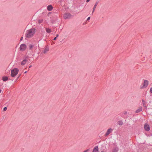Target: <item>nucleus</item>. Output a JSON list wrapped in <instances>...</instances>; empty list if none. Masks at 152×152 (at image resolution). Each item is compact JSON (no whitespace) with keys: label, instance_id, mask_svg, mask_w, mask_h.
I'll return each instance as SVG.
<instances>
[{"label":"nucleus","instance_id":"f257e3e1","mask_svg":"<svg viewBox=\"0 0 152 152\" xmlns=\"http://www.w3.org/2000/svg\"><path fill=\"white\" fill-rule=\"evenodd\" d=\"M35 31V28H31L27 31L26 33L25 34V37L27 38H30L34 35Z\"/></svg>","mask_w":152,"mask_h":152},{"label":"nucleus","instance_id":"f03ea898","mask_svg":"<svg viewBox=\"0 0 152 152\" xmlns=\"http://www.w3.org/2000/svg\"><path fill=\"white\" fill-rule=\"evenodd\" d=\"M19 69L17 68H14L11 71V76L12 77H14L18 73Z\"/></svg>","mask_w":152,"mask_h":152},{"label":"nucleus","instance_id":"7ed1b4c3","mask_svg":"<svg viewBox=\"0 0 152 152\" xmlns=\"http://www.w3.org/2000/svg\"><path fill=\"white\" fill-rule=\"evenodd\" d=\"M148 85V81L147 80H144L143 86L141 87V88L142 89L144 88H146Z\"/></svg>","mask_w":152,"mask_h":152},{"label":"nucleus","instance_id":"20e7f679","mask_svg":"<svg viewBox=\"0 0 152 152\" xmlns=\"http://www.w3.org/2000/svg\"><path fill=\"white\" fill-rule=\"evenodd\" d=\"M26 48V45L25 44H21L20 47V50L21 51H23Z\"/></svg>","mask_w":152,"mask_h":152},{"label":"nucleus","instance_id":"39448f33","mask_svg":"<svg viewBox=\"0 0 152 152\" xmlns=\"http://www.w3.org/2000/svg\"><path fill=\"white\" fill-rule=\"evenodd\" d=\"M71 15L69 13L65 14L64 15V17L65 19L70 18L71 16Z\"/></svg>","mask_w":152,"mask_h":152},{"label":"nucleus","instance_id":"423d86ee","mask_svg":"<svg viewBox=\"0 0 152 152\" xmlns=\"http://www.w3.org/2000/svg\"><path fill=\"white\" fill-rule=\"evenodd\" d=\"M144 129L146 131H148L150 129L149 125L147 124H145L144 125Z\"/></svg>","mask_w":152,"mask_h":152},{"label":"nucleus","instance_id":"0eeeda50","mask_svg":"<svg viewBox=\"0 0 152 152\" xmlns=\"http://www.w3.org/2000/svg\"><path fill=\"white\" fill-rule=\"evenodd\" d=\"M112 130H113V129L111 128H110V129H108L107 130L106 133L105 134V136H107V135H109L110 133L112 132Z\"/></svg>","mask_w":152,"mask_h":152},{"label":"nucleus","instance_id":"6e6552de","mask_svg":"<svg viewBox=\"0 0 152 152\" xmlns=\"http://www.w3.org/2000/svg\"><path fill=\"white\" fill-rule=\"evenodd\" d=\"M58 13L57 12L54 13L52 14V18H58Z\"/></svg>","mask_w":152,"mask_h":152},{"label":"nucleus","instance_id":"1a4fd4ad","mask_svg":"<svg viewBox=\"0 0 152 152\" xmlns=\"http://www.w3.org/2000/svg\"><path fill=\"white\" fill-rule=\"evenodd\" d=\"M50 21L52 24L56 23V20H58V18H51Z\"/></svg>","mask_w":152,"mask_h":152},{"label":"nucleus","instance_id":"9d476101","mask_svg":"<svg viewBox=\"0 0 152 152\" xmlns=\"http://www.w3.org/2000/svg\"><path fill=\"white\" fill-rule=\"evenodd\" d=\"M26 58H27V57H26L25 59L23 60V61L21 62V65H24L26 64V62L27 61V60L26 59Z\"/></svg>","mask_w":152,"mask_h":152},{"label":"nucleus","instance_id":"9b49d317","mask_svg":"<svg viewBox=\"0 0 152 152\" xmlns=\"http://www.w3.org/2000/svg\"><path fill=\"white\" fill-rule=\"evenodd\" d=\"M53 9V7L52 5H49L48 6L47 9L49 11H51Z\"/></svg>","mask_w":152,"mask_h":152},{"label":"nucleus","instance_id":"f8f14e48","mask_svg":"<svg viewBox=\"0 0 152 152\" xmlns=\"http://www.w3.org/2000/svg\"><path fill=\"white\" fill-rule=\"evenodd\" d=\"M92 152H99L98 146H96L94 148Z\"/></svg>","mask_w":152,"mask_h":152},{"label":"nucleus","instance_id":"ddd939ff","mask_svg":"<svg viewBox=\"0 0 152 152\" xmlns=\"http://www.w3.org/2000/svg\"><path fill=\"white\" fill-rule=\"evenodd\" d=\"M98 1H97L95 4L94 7H93V11H92V13L94 12L95 11V10L96 9V6H97L98 4Z\"/></svg>","mask_w":152,"mask_h":152},{"label":"nucleus","instance_id":"4468645a","mask_svg":"<svg viewBox=\"0 0 152 152\" xmlns=\"http://www.w3.org/2000/svg\"><path fill=\"white\" fill-rule=\"evenodd\" d=\"M49 50V48L48 47H46L45 49L43 51V53L45 54L46 53L48 50Z\"/></svg>","mask_w":152,"mask_h":152},{"label":"nucleus","instance_id":"2eb2a0df","mask_svg":"<svg viewBox=\"0 0 152 152\" xmlns=\"http://www.w3.org/2000/svg\"><path fill=\"white\" fill-rule=\"evenodd\" d=\"M2 80L4 81H6L8 80V77L7 76H4L2 78Z\"/></svg>","mask_w":152,"mask_h":152},{"label":"nucleus","instance_id":"dca6fc26","mask_svg":"<svg viewBox=\"0 0 152 152\" xmlns=\"http://www.w3.org/2000/svg\"><path fill=\"white\" fill-rule=\"evenodd\" d=\"M142 107H139V108L135 112L136 113H138L140 112V111H142Z\"/></svg>","mask_w":152,"mask_h":152},{"label":"nucleus","instance_id":"f3484780","mask_svg":"<svg viewBox=\"0 0 152 152\" xmlns=\"http://www.w3.org/2000/svg\"><path fill=\"white\" fill-rule=\"evenodd\" d=\"M118 124L120 126H121L123 124V123L121 120H120L118 121Z\"/></svg>","mask_w":152,"mask_h":152},{"label":"nucleus","instance_id":"a211bd4d","mask_svg":"<svg viewBox=\"0 0 152 152\" xmlns=\"http://www.w3.org/2000/svg\"><path fill=\"white\" fill-rule=\"evenodd\" d=\"M45 30L48 33H50L51 32V29L48 28H46Z\"/></svg>","mask_w":152,"mask_h":152},{"label":"nucleus","instance_id":"6ab92c4d","mask_svg":"<svg viewBox=\"0 0 152 152\" xmlns=\"http://www.w3.org/2000/svg\"><path fill=\"white\" fill-rule=\"evenodd\" d=\"M143 105L144 107H146V102L143 100L142 99V100Z\"/></svg>","mask_w":152,"mask_h":152},{"label":"nucleus","instance_id":"aec40b11","mask_svg":"<svg viewBox=\"0 0 152 152\" xmlns=\"http://www.w3.org/2000/svg\"><path fill=\"white\" fill-rule=\"evenodd\" d=\"M118 148L116 147L115 148L113 151V152H118Z\"/></svg>","mask_w":152,"mask_h":152},{"label":"nucleus","instance_id":"412c9836","mask_svg":"<svg viewBox=\"0 0 152 152\" xmlns=\"http://www.w3.org/2000/svg\"><path fill=\"white\" fill-rule=\"evenodd\" d=\"M127 113L126 111H124V113L123 114H122L121 115V116L123 117H124V115H123V114H124V115H126L127 114Z\"/></svg>","mask_w":152,"mask_h":152},{"label":"nucleus","instance_id":"4be33fe9","mask_svg":"<svg viewBox=\"0 0 152 152\" xmlns=\"http://www.w3.org/2000/svg\"><path fill=\"white\" fill-rule=\"evenodd\" d=\"M34 46V45L30 44L29 45V49L30 50H31V49L33 48Z\"/></svg>","mask_w":152,"mask_h":152},{"label":"nucleus","instance_id":"5701e85b","mask_svg":"<svg viewBox=\"0 0 152 152\" xmlns=\"http://www.w3.org/2000/svg\"><path fill=\"white\" fill-rule=\"evenodd\" d=\"M7 109V108L6 107H4L3 109V111H6Z\"/></svg>","mask_w":152,"mask_h":152},{"label":"nucleus","instance_id":"b1692460","mask_svg":"<svg viewBox=\"0 0 152 152\" xmlns=\"http://www.w3.org/2000/svg\"><path fill=\"white\" fill-rule=\"evenodd\" d=\"M21 74H20L19 75V76H18V77H17L16 79V80H18V78H19V77H20V76H21Z\"/></svg>","mask_w":152,"mask_h":152},{"label":"nucleus","instance_id":"393cba45","mask_svg":"<svg viewBox=\"0 0 152 152\" xmlns=\"http://www.w3.org/2000/svg\"><path fill=\"white\" fill-rule=\"evenodd\" d=\"M150 93L152 94V87L150 89Z\"/></svg>","mask_w":152,"mask_h":152},{"label":"nucleus","instance_id":"a878e982","mask_svg":"<svg viewBox=\"0 0 152 152\" xmlns=\"http://www.w3.org/2000/svg\"><path fill=\"white\" fill-rule=\"evenodd\" d=\"M89 149H87L84 151L83 152H88L89 151Z\"/></svg>","mask_w":152,"mask_h":152},{"label":"nucleus","instance_id":"bb28decb","mask_svg":"<svg viewBox=\"0 0 152 152\" xmlns=\"http://www.w3.org/2000/svg\"><path fill=\"white\" fill-rule=\"evenodd\" d=\"M90 19V17H88L87 19V20H89Z\"/></svg>","mask_w":152,"mask_h":152},{"label":"nucleus","instance_id":"cd10ccee","mask_svg":"<svg viewBox=\"0 0 152 152\" xmlns=\"http://www.w3.org/2000/svg\"><path fill=\"white\" fill-rule=\"evenodd\" d=\"M23 39V37H21L20 39V41H21Z\"/></svg>","mask_w":152,"mask_h":152},{"label":"nucleus","instance_id":"c85d7f7f","mask_svg":"<svg viewBox=\"0 0 152 152\" xmlns=\"http://www.w3.org/2000/svg\"><path fill=\"white\" fill-rule=\"evenodd\" d=\"M56 39H57V37H55L54 38V39H53V40H56Z\"/></svg>","mask_w":152,"mask_h":152},{"label":"nucleus","instance_id":"c756f323","mask_svg":"<svg viewBox=\"0 0 152 152\" xmlns=\"http://www.w3.org/2000/svg\"><path fill=\"white\" fill-rule=\"evenodd\" d=\"M90 0H86V2H88L89 1H90Z\"/></svg>","mask_w":152,"mask_h":152},{"label":"nucleus","instance_id":"7c9ffc66","mask_svg":"<svg viewBox=\"0 0 152 152\" xmlns=\"http://www.w3.org/2000/svg\"><path fill=\"white\" fill-rule=\"evenodd\" d=\"M59 35L58 34H57L56 35V37L57 38L58 37Z\"/></svg>","mask_w":152,"mask_h":152},{"label":"nucleus","instance_id":"2f4dec72","mask_svg":"<svg viewBox=\"0 0 152 152\" xmlns=\"http://www.w3.org/2000/svg\"><path fill=\"white\" fill-rule=\"evenodd\" d=\"M32 66L31 65H30L29 66V68H30Z\"/></svg>","mask_w":152,"mask_h":152},{"label":"nucleus","instance_id":"473e14b6","mask_svg":"<svg viewBox=\"0 0 152 152\" xmlns=\"http://www.w3.org/2000/svg\"><path fill=\"white\" fill-rule=\"evenodd\" d=\"M26 72H27V71H25V72H24V73H25V74H26Z\"/></svg>","mask_w":152,"mask_h":152},{"label":"nucleus","instance_id":"72a5a7b5","mask_svg":"<svg viewBox=\"0 0 152 152\" xmlns=\"http://www.w3.org/2000/svg\"><path fill=\"white\" fill-rule=\"evenodd\" d=\"M1 90L0 89V93H1Z\"/></svg>","mask_w":152,"mask_h":152},{"label":"nucleus","instance_id":"f704fd0d","mask_svg":"<svg viewBox=\"0 0 152 152\" xmlns=\"http://www.w3.org/2000/svg\"><path fill=\"white\" fill-rule=\"evenodd\" d=\"M101 152H104V151H102Z\"/></svg>","mask_w":152,"mask_h":152}]
</instances>
